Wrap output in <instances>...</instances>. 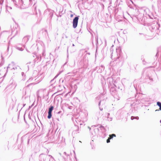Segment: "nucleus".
Segmentation results:
<instances>
[{"instance_id": "0eeeda50", "label": "nucleus", "mask_w": 161, "mask_h": 161, "mask_svg": "<svg viewBox=\"0 0 161 161\" xmlns=\"http://www.w3.org/2000/svg\"><path fill=\"white\" fill-rule=\"evenodd\" d=\"M119 58V57H117V59H118V58Z\"/></svg>"}, {"instance_id": "39448f33", "label": "nucleus", "mask_w": 161, "mask_h": 161, "mask_svg": "<svg viewBox=\"0 0 161 161\" xmlns=\"http://www.w3.org/2000/svg\"><path fill=\"white\" fill-rule=\"evenodd\" d=\"M110 142V139L108 138L107 140V142L108 143Z\"/></svg>"}, {"instance_id": "6e6552de", "label": "nucleus", "mask_w": 161, "mask_h": 161, "mask_svg": "<svg viewBox=\"0 0 161 161\" xmlns=\"http://www.w3.org/2000/svg\"><path fill=\"white\" fill-rule=\"evenodd\" d=\"M158 111V110H155V111Z\"/></svg>"}, {"instance_id": "423d86ee", "label": "nucleus", "mask_w": 161, "mask_h": 161, "mask_svg": "<svg viewBox=\"0 0 161 161\" xmlns=\"http://www.w3.org/2000/svg\"><path fill=\"white\" fill-rule=\"evenodd\" d=\"M159 109L161 110V107L159 108Z\"/></svg>"}, {"instance_id": "1a4fd4ad", "label": "nucleus", "mask_w": 161, "mask_h": 161, "mask_svg": "<svg viewBox=\"0 0 161 161\" xmlns=\"http://www.w3.org/2000/svg\"><path fill=\"white\" fill-rule=\"evenodd\" d=\"M160 122L161 123V120H160Z\"/></svg>"}, {"instance_id": "f03ea898", "label": "nucleus", "mask_w": 161, "mask_h": 161, "mask_svg": "<svg viewBox=\"0 0 161 161\" xmlns=\"http://www.w3.org/2000/svg\"><path fill=\"white\" fill-rule=\"evenodd\" d=\"M53 108V106H51L49 108V111L48 112V115L47 118L48 119H50L52 116V112Z\"/></svg>"}, {"instance_id": "7ed1b4c3", "label": "nucleus", "mask_w": 161, "mask_h": 161, "mask_svg": "<svg viewBox=\"0 0 161 161\" xmlns=\"http://www.w3.org/2000/svg\"><path fill=\"white\" fill-rule=\"evenodd\" d=\"M116 135L115 134H112V135H109V137H108L110 139H111L113 138L114 137H116Z\"/></svg>"}, {"instance_id": "20e7f679", "label": "nucleus", "mask_w": 161, "mask_h": 161, "mask_svg": "<svg viewBox=\"0 0 161 161\" xmlns=\"http://www.w3.org/2000/svg\"><path fill=\"white\" fill-rule=\"evenodd\" d=\"M157 105L159 107V108L160 107H161V103L160 102H157Z\"/></svg>"}, {"instance_id": "f257e3e1", "label": "nucleus", "mask_w": 161, "mask_h": 161, "mask_svg": "<svg viewBox=\"0 0 161 161\" xmlns=\"http://www.w3.org/2000/svg\"><path fill=\"white\" fill-rule=\"evenodd\" d=\"M79 19L78 17H76L73 19V26L74 28H76L77 25L78 20Z\"/></svg>"}]
</instances>
